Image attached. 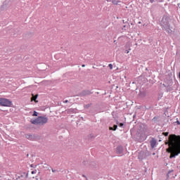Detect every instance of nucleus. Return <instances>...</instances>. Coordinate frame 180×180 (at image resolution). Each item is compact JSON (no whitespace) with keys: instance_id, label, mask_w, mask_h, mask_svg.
Returning a JSON list of instances; mask_svg holds the SVG:
<instances>
[{"instance_id":"1","label":"nucleus","mask_w":180,"mask_h":180,"mask_svg":"<svg viewBox=\"0 0 180 180\" xmlns=\"http://www.w3.org/2000/svg\"><path fill=\"white\" fill-rule=\"evenodd\" d=\"M165 144H168L169 148L166 149L167 153L170 154L169 158H175L180 154V136L175 134H170L169 136V141H166Z\"/></svg>"},{"instance_id":"2","label":"nucleus","mask_w":180,"mask_h":180,"mask_svg":"<svg viewBox=\"0 0 180 180\" xmlns=\"http://www.w3.org/2000/svg\"><path fill=\"white\" fill-rule=\"evenodd\" d=\"M160 25L163 30L167 32V33H171V29L169 28V16L164 15L160 21Z\"/></svg>"},{"instance_id":"3","label":"nucleus","mask_w":180,"mask_h":180,"mask_svg":"<svg viewBox=\"0 0 180 180\" xmlns=\"http://www.w3.org/2000/svg\"><path fill=\"white\" fill-rule=\"evenodd\" d=\"M49 122V118L47 117L39 116L35 120H31V123L32 124H39V126H43Z\"/></svg>"},{"instance_id":"4","label":"nucleus","mask_w":180,"mask_h":180,"mask_svg":"<svg viewBox=\"0 0 180 180\" xmlns=\"http://www.w3.org/2000/svg\"><path fill=\"white\" fill-rule=\"evenodd\" d=\"M0 105L1 106H7V107L12 106V101H8L6 98H0Z\"/></svg>"},{"instance_id":"5","label":"nucleus","mask_w":180,"mask_h":180,"mask_svg":"<svg viewBox=\"0 0 180 180\" xmlns=\"http://www.w3.org/2000/svg\"><path fill=\"white\" fill-rule=\"evenodd\" d=\"M88 95H92V92L89 90H83L79 93V96H87Z\"/></svg>"},{"instance_id":"6","label":"nucleus","mask_w":180,"mask_h":180,"mask_svg":"<svg viewBox=\"0 0 180 180\" xmlns=\"http://www.w3.org/2000/svg\"><path fill=\"white\" fill-rule=\"evenodd\" d=\"M27 176H28L27 173L23 172L20 176H18L15 179L16 180H18V179L24 180V179H26L27 178Z\"/></svg>"},{"instance_id":"7","label":"nucleus","mask_w":180,"mask_h":180,"mask_svg":"<svg viewBox=\"0 0 180 180\" xmlns=\"http://www.w3.org/2000/svg\"><path fill=\"white\" fill-rule=\"evenodd\" d=\"M150 147L151 148H155V146H157V140H155V139L153 138L150 141Z\"/></svg>"},{"instance_id":"8","label":"nucleus","mask_w":180,"mask_h":180,"mask_svg":"<svg viewBox=\"0 0 180 180\" xmlns=\"http://www.w3.org/2000/svg\"><path fill=\"white\" fill-rule=\"evenodd\" d=\"M83 165H84L85 167H89V165L95 167V163L93 164V162L89 164V161H88V160H84L82 162Z\"/></svg>"},{"instance_id":"9","label":"nucleus","mask_w":180,"mask_h":180,"mask_svg":"<svg viewBox=\"0 0 180 180\" xmlns=\"http://www.w3.org/2000/svg\"><path fill=\"white\" fill-rule=\"evenodd\" d=\"M67 113L71 114V113H77L78 112V110L77 108H70L66 110Z\"/></svg>"},{"instance_id":"10","label":"nucleus","mask_w":180,"mask_h":180,"mask_svg":"<svg viewBox=\"0 0 180 180\" xmlns=\"http://www.w3.org/2000/svg\"><path fill=\"white\" fill-rule=\"evenodd\" d=\"M123 150H124L123 146H118L117 147V154H123Z\"/></svg>"},{"instance_id":"11","label":"nucleus","mask_w":180,"mask_h":180,"mask_svg":"<svg viewBox=\"0 0 180 180\" xmlns=\"http://www.w3.org/2000/svg\"><path fill=\"white\" fill-rule=\"evenodd\" d=\"M39 96V94H32V98H31V101L33 102V101H34L35 103H37V101L36 99H37V97Z\"/></svg>"},{"instance_id":"12","label":"nucleus","mask_w":180,"mask_h":180,"mask_svg":"<svg viewBox=\"0 0 180 180\" xmlns=\"http://www.w3.org/2000/svg\"><path fill=\"white\" fill-rule=\"evenodd\" d=\"M110 1L114 5H119L122 2L121 0H107L108 2Z\"/></svg>"},{"instance_id":"13","label":"nucleus","mask_w":180,"mask_h":180,"mask_svg":"<svg viewBox=\"0 0 180 180\" xmlns=\"http://www.w3.org/2000/svg\"><path fill=\"white\" fill-rule=\"evenodd\" d=\"M172 172H174V170H169L167 174V178H169L170 176H172V178H174V174H172Z\"/></svg>"},{"instance_id":"14","label":"nucleus","mask_w":180,"mask_h":180,"mask_svg":"<svg viewBox=\"0 0 180 180\" xmlns=\"http://www.w3.org/2000/svg\"><path fill=\"white\" fill-rule=\"evenodd\" d=\"M117 129V125L114 124L113 127H109V130H112L113 131H116V130Z\"/></svg>"},{"instance_id":"15","label":"nucleus","mask_w":180,"mask_h":180,"mask_svg":"<svg viewBox=\"0 0 180 180\" xmlns=\"http://www.w3.org/2000/svg\"><path fill=\"white\" fill-rule=\"evenodd\" d=\"M129 27H130V25H129V23L123 25L122 27V30H127V29H129Z\"/></svg>"},{"instance_id":"16","label":"nucleus","mask_w":180,"mask_h":180,"mask_svg":"<svg viewBox=\"0 0 180 180\" xmlns=\"http://www.w3.org/2000/svg\"><path fill=\"white\" fill-rule=\"evenodd\" d=\"M26 139H27L28 140H33V135L31 134H26L25 135Z\"/></svg>"},{"instance_id":"17","label":"nucleus","mask_w":180,"mask_h":180,"mask_svg":"<svg viewBox=\"0 0 180 180\" xmlns=\"http://www.w3.org/2000/svg\"><path fill=\"white\" fill-rule=\"evenodd\" d=\"M92 106V103L86 104L84 105V109H89Z\"/></svg>"},{"instance_id":"18","label":"nucleus","mask_w":180,"mask_h":180,"mask_svg":"<svg viewBox=\"0 0 180 180\" xmlns=\"http://www.w3.org/2000/svg\"><path fill=\"white\" fill-rule=\"evenodd\" d=\"M169 134V132H163L162 133V135L160 136V137H164V136L165 137H167L168 136Z\"/></svg>"},{"instance_id":"19","label":"nucleus","mask_w":180,"mask_h":180,"mask_svg":"<svg viewBox=\"0 0 180 180\" xmlns=\"http://www.w3.org/2000/svg\"><path fill=\"white\" fill-rule=\"evenodd\" d=\"M138 141L141 142V141H144V140H146V139H144V137L143 136H140V138L137 139Z\"/></svg>"},{"instance_id":"20","label":"nucleus","mask_w":180,"mask_h":180,"mask_svg":"<svg viewBox=\"0 0 180 180\" xmlns=\"http://www.w3.org/2000/svg\"><path fill=\"white\" fill-rule=\"evenodd\" d=\"M117 124H118V126H120V127H123L124 124L123 123H119V122H117Z\"/></svg>"},{"instance_id":"21","label":"nucleus","mask_w":180,"mask_h":180,"mask_svg":"<svg viewBox=\"0 0 180 180\" xmlns=\"http://www.w3.org/2000/svg\"><path fill=\"white\" fill-rule=\"evenodd\" d=\"M108 67H109L110 70H113V65H112V63H110L108 65Z\"/></svg>"},{"instance_id":"22","label":"nucleus","mask_w":180,"mask_h":180,"mask_svg":"<svg viewBox=\"0 0 180 180\" xmlns=\"http://www.w3.org/2000/svg\"><path fill=\"white\" fill-rule=\"evenodd\" d=\"M37 115H39V113L36 111H34L32 116H37Z\"/></svg>"},{"instance_id":"23","label":"nucleus","mask_w":180,"mask_h":180,"mask_svg":"<svg viewBox=\"0 0 180 180\" xmlns=\"http://www.w3.org/2000/svg\"><path fill=\"white\" fill-rule=\"evenodd\" d=\"M158 119V118L157 117H155L153 118V122H157Z\"/></svg>"},{"instance_id":"24","label":"nucleus","mask_w":180,"mask_h":180,"mask_svg":"<svg viewBox=\"0 0 180 180\" xmlns=\"http://www.w3.org/2000/svg\"><path fill=\"white\" fill-rule=\"evenodd\" d=\"M175 123H176L177 124H180V122L178 120V119H176V122H175Z\"/></svg>"},{"instance_id":"25","label":"nucleus","mask_w":180,"mask_h":180,"mask_svg":"<svg viewBox=\"0 0 180 180\" xmlns=\"http://www.w3.org/2000/svg\"><path fill=\"white\" fill-rule=\"evenodd\" d=\"M125 53H126V54H129V50H126Z\"/></svg>"},{"instance_id":"26","label":"nucleus","mask_w":180,"mask_h":180,"mask_svg":"<svg viewBox=\"0 0 180 180\" xmlns=\"http://www.w3.org/2000/svg\"><path fill=\"white\" fill-rule=\"evenodd\" d=\"M122 22L124 24L126 23V25H127V23H128L127 21L124 22V20H123Z\"/></svg>"},{"instance_id":"27","label":"nucleus","mask_w":180,"mask_h":180,"mask_svg":"<svg viewBox=\"0 0 180 180\" xmlns=\"http://www.w3.org/2000/svg\"><path fill=\"white\" fill-rule=\"evenodd\" d=\"M64 103H68V100H65V101H64Z\"/></svg>"},{"instance_id":"28","label":"nucleus","mask_w":180,"mask_h":180,"mask_svg":"<svg viewBox=\"0 0 180 180\" xmlns=\"http://www.w3.org/2000/svg\"><path fill=\"white\" fill-rule=\"evenodd\" d=\"M157 2H162L163 0H156Z\"/></svg>"},{"instance_id":"29","label":"nucleus","mask_w":180,"mask_h":180,"mask_svg":"<svg viewBox=\"0 0 180 180\" xmlns=\"http://www.w3.org/2000/svg\"><path fill=\"white\" fill-rule=\"evenodd\" d=\"M52 169V172H56V170L54 169Z\"/></svg>"},{"instance_id":"30","label":"nucleus","mask_w":180,"mask_h":180,"mask_svg":"<svg viewBox=\"0 0 180 180\" xmlns=\"http://www.w3.org/2000/svg\"><path fill=\"white\" fill-rule=\"evenodd\" d=\"M139 160H143V158H140V155L138 156Z\"/></svg>"},{"instance_id":"31","label":"nucleus","mask_w":180,"mask_h":180,"mask_svg":"<svg viewBox=\"0 0 180 180\" xmlns=\"http://www.w3.org/2000/svg\"><path fill=\"white\" fill-rule=\"evenodd\" d=\"M150 1V2L151 3V4H153V2H154V0H149Z\"/></svg>"},{"instance_id":"32","label":"nucleus","mask_w":180,"mask_h":180,"mask_svg":"<svg viewBox=\"0 0 180 180\" xmlns=\"http://www.w3.org/2000/svg\"><path fill=\"white\" fill-rule=\"evenodd\" d=\"M82 176H83L84 178H86V176H85V174H83Z\"/></svg>"},{"instance_id":"33","label":"nucleus","mask_w":180,"mask_h":180,"mask_svg":"<svg viewBox=\"0 0 180 180\" xmlns=\"http://www.w3.org/2000/svg\"><path fill=\"white\" fill-rule=\"evenodd\" d=\"M159 139H162V136H161V135L159 136Z\"/></svg>"},{"instance_id":"34","label":"nucleus","mask_w":180,"mask_h":180,"mask_svg":"<svg viewBox=\"0 0 180 180\" xmlns=\"http://www.w3.org/2000/svg\"><path fill=\"white\" fill-rule=\"evenodd\" d=\"M82 67H85V65H82Z\"/></svg>"},{"instance_id":"35","label":"nucleus","mask_w":180,"mask_h":180,"mask_svg":"<svg viewBox=\"0 0 180 180\" xmlns=\"http://www.w3.org/2000/svg\"><path fill=\"white\" fill-rule=\"evenodd\" d=\"M27 157H29V153L27 154Z\"/></svg>"},{"instance_id":"36","label":"nucleus","mask_w":180,"mask_h":180,"mask_svg":"<svg viewBox=\"0 0 180 180\" xmlns=\"http://www.w3.org/2000/svg\"><path fill=\"white\" fill-rule=\"evenodd\" d=\"M34 172H32V174H34Z\"/></svg>"},{"instance_id":"37","label":"nucleus","mask_w":180,"mask_h":180,"mask_svg":"<svg viewBox=\"0 0 180 180\" xmlns=\"http://www.w3.org/2000/svg\"><path fill=\"white\" fill-rule=\"evenodd\" d=\"M82 119L84 120V117H82Z\"/></svg>"}]
</instances>
